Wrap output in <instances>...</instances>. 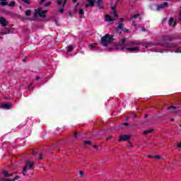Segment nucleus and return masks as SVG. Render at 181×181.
<instances>
[{
  "label": "nucleus",
  "mask_w": 181,
  "mask_h": 181,
  "mask_svg": "<svg viewBox=\"0 0 181 181\" xmlns=\"http://www.w3.org/2000/svg\"><path fill=\"white\" fill-rule=\"evenodd\" d=\"M163 43L162 44V46L163 47H176L177 45L175 43L173 42H172L173 40V37L171 35H165L163 37Z\"/></svg>",
  "instance_id": "obj_1"
},
{
  "label": "nucleus",
  "mask_w": 181,
  "mask_h": 181,
  "mask_svg": "<svg viewBox=\"0 0 181 181\" xmlns=\"http://www.w3.org/2000/svg\"><path fill=\"white\" fill-rule=\"evenodd\" d=\"M114 40V35H111L110 34H106L103 37H101L100 43L105 47H108L110 43Z\"/></svg>",
  "instance_id": "obj_2"
},
{
  "label": "nucleus",
  "mask_w": 181,
  "mask_h": 181,
  "mask_svg": "<svg viewBox=\"0 0 181 181\" xmlns=\"http://www.w3.org/2000/svg\"><path fill=\"white\" fill-rule=\"evenodd\" d=\"M34 165L35 164L33 162L30 161V160H25V165L23 167L22 171L23 176H26V173H28V168H29V169H32Z\"/></svg>",
  "instance_id": "obj_3"
},
{
  "label": "nucleus",
  "mask_w": 181,
  "mask_h": 181,
  "mask_svg": "<svg viewBox=\"0 0 181 181\" xmlns=\"http://www.w3.org/2000/svg\"><path fill=\"white\" fill-rule=\"evenodd\" d=\"M129 139H131L130 135L122 134L119 138V142H122L123 141H127L129 142Z\"/></svg>",
  "instance_id": "obj_4"
},
{
  "label": "nucleus",
  "mask_w": 181,
  "mask_h": 181,
  "mask_svg": "<svg viewBox=\"0 0 181 181\" xmlns=\"http://www.w3.org/2000/svg\"><path fill=\"white\" fill-rule=\"evenodd\" d=\"M168 6H169V3L163 2L156 6V10L159 11V9H165V8H168Z\"/></svg>",
  "instance_id": "obj_5"
},
{
  "label": "nucleus",
  "mask_w": 181,
  "mask_h": 181,
  "mask_svg": "<svg viewBox=\"0 0 181 181\" xmlns=\"http://www.w3.org/2000/svg\"><path fill=\"white\" fill-rule=\"evenodd\" d=\"M37 13L40 18H46V13H47V10L42 11V8H38Z\"/></svg>",
  "instance_id": "obj_6"
},
{
  "label": "nucleus",
  "mask_w": 181,
  "mask_h": 181,
  "mask_svg": "<svg viewBox=\"0 0 181 181\" xmlns=\"http://www.w3.org/2000/svg\"><path fill=\"white\" fill-rule=\"evenodd\" d=\"M8 21L6 20L5 18L1 16L0 17V25L3 26V28H5L6 26H8Z\"/></svg>",
  "instance_id": "obj_7"
},
{
  "label": "nucleus",
  "mask_w": 181,
  "mask_h": 181,
  "mask_svg": "<svg viewBox=\"0 0 181 181\" xmlns=\"http://www.w3.org/2000/svg\"><path fill=\"white\" fill-rule=\"evenodd\" d=\"M120 42H122V45H119L117 47H120L121 50H124L125 49V46H128V45H125V42H127V38H123L120 40Z\"/></svg>",
  "instance_id": "obj_8"
},
{
  "label": "nucleus",
  "mask_w": 181,
  "mask_h": 181,
  "mask_svg": "<svg viewBox=\"0 0 181 181\" xmlns=\"http://www.w3.org/2000/svg\"><path fill=\"white\" fill-rule=\"evenodd\" d=\"M125 50L127 52H139V48L138 47H125Z\"/></svg>",
  "instance_id": "obj_9"
},
{
  "label": "nucleus",
  "mask_w": 181,
  "mask_h": 181,
  "mask_svg": "<svg viewBox=\"0 0 181 181\" xmlns=\"http://www.w3.org/2000/svg\"><path fill=\"white\" fill-rule=\"evenodd\" d=\"M141 45V42L139 41H132L129 42L128 44H126L125 46H138Z\"/></svg>",
  "instance_id": "obj_10"
},
{
  "label": "nucleus",
  "mask_w": 181,
  "mask_h": 181,
  "mask_svg": "<svg viewBox=\"0 0 181 181\" xmlns=\"http://www.w3.org/2000/svg\"><path fill=\"white\" fill-rule=\"evenodd\" d=\"M123 30L124 29V23L120 22L119 23V25H117V28H116V33H119V30Z\"/></svg>",
  "instance_id": "obj_11"
},
{
  "label": "nucleus",
  "mask_w": 181,
  "mask_h": 181,
  "mask_svg": "<svg viewBox=\"0 0 181 181\" xmlns=\"http://www.w3.org/2000/svg\"><path fill=\"white\" fill-rule=\"evenodd\" d=\"M31 153H33L34 156H36L38 160H42V153H37V152L33 151V150L31 151Z\"/></svg>",
  "instance_id": "obj_12"
},
{
  "label": "nucleus",
  "mask_w": 181,
  "mask_h": 181,
  "mask_svg": "<svg viewBox=\"0 0 181 181\" xmlns=\"http://www.w3.org/2000/svg\"><path fill=\"white\" fill-rule=\"evenodd\" d=\"M103 1V0H97L96 1V6L97 8H98L99 9L103 11L104 10V6H103L101 5V2Z\"/></svg>",
  "instance_id": "obj_13"
},
{
  "label": "nucleus",
  "mask_w": 181,
  "mask_h": 181,
  "mask_svg": "<svg viewBox=\"0 0 181 181\" xmlns=\"http://www.w3.org/2000/svg\"><path fill=\"white\" fill-rule=\"evenodd\" d=\"M105 18L107 22H114V21H115V19L112 18V17L108 14L105 16Z\"/></svg>",
  "instance_id": "obj_14"
},
{
  "label": "nucleus",
  "mask_w": 181,
  "mask_h": 181,
  "mask_svg": "<svg viewBox=\"0 0 181 181\" xmlns=\"http://www.w3.org/2000/svg\"><path fill=\"white\" fill-rule=\"evenodd\" d=\"M1 108H4L5 110H11V105L9 103H4L1 105Z\"/></svg>",
  "instance_id": "obj_15"
},
{
  "label": "nucleus",
  "mask_w": 181,
  "mask_h": 181,
  "mask_svg": "<svg viewBox=\"0 0 181 181\" xmlns=\"http://www.w3.org/2000/svg\"><path fill=\"white\" fill-rule=\"evenodd\" d=\"M5 31L1 33V35H9L11 33V29L4 28Z\"/></svg>",
  "instance_id": "obj_16"
},
{
  "label": "nucleus",
  "mask_w": 181,
  "mask_h": 181,
  "mask_svg": "<svg viewBox=\"0 0 181 181\" xmlns=\"http://www.w3.org/2000/svg\"><path fill=\"white\" fill-rule=\"evenodd\" d=\"M153 131H155V129H150L148 130H146L144 132V134L148 135V134H152V132H153Z\"/></svg>",
  "instance_id": "obj_17"
},
{
  "label": "nucleus",
  "mask_w": 181,
  "mask_h": 181,
  "mask_svg": "<svg viewBox=\"0 0 181 181\" xmlns=\"http://www.w3.org/2000/svg\"><path fill=\"white\" fill-rule=\"evenodd\" d=\"M1 173L4 176V177H9V173H8V171L3 170Z\"/></svg>",
  "instance_id": "obj_18"
},
{
  "label": "nucleus",
  "mask_w": 181,
  "mask_h": 181,
  "mask_svg": "<svg viewBox=\"0 0 181 181\" xmlns=\"http://www.w3.org/2000/svg\"><path fill=\"white\" fill-rule=\"evenodd\" d=\"M0 5H1V6H8V2L5 1L7 0H0Z\"/></svg>",
  "instance_id": "obj_19"
},
{
  "label": "nucleus",
  "mask_w": 181,
  "mask_h": 181,
  "mask_svg": "<svg viewBox=\"0 0 181 181\" xmlns=\"http://www.w3.org/2000/svg\"><path fill=\"white\" fill-rule=\"evenodd\" d=\"M119 33L120 35L121 33H129V30L127 28H123Z\"/></svg>",
  "instance_id": "obj_20"
},
{
  "label": "nucleus",
  "mask_w": 181,
  "mask_h": 181,
  "mask_svg": "<svg viewBox=\"0 0 181 181\" xmlns=\"http://www.w3.org/2000/svg\"><path fill=\"white\" fill-rule=\"evenodd\" d=\"M86 2H88V4L85 5V8H88V6L93 5V2H91V0H86Z\"/></svg>",
  "instance_id": "obj_21"
},
{
  "label": "nucleus",
  "mask_w": 181,
  "mask_h": 181,
  "mask_svg": "<svg viewBox=\"0 0 181 181\" xmlns=\"http://www.w3.org/2000/svg\"><path fill=\"white\" fill-rule=\"evenodd\" d=\"M73 49H74L73 45H69L67 49L68 53H71V52H73Z\"/></svg>",
  "instance_id": "obj_22"
},
{
  "label": "nucleus",
  "mask_w": 181,
  "mask_h": 181,
  "mask_svg": "<svg viewBox=\"0 0 181 181\" xmlns=\"http://www.w3.org/2000/svg\"><path fill=\"white\" fill-rule=\"evenodd\" d=\"M112 13L114 15L115 18H118V11H117V10L112 11Z\"/></svg>",
  "instance_id": "obj_23"
},
{
  "label": "nucleus",
  "mask_w": 181,
  "mask_h": 181,
  "mask_svg": "<svg viewBox=\"0 0 181 181\" xmlns=\"http://www.w3.org/2000/svg\"><path fill=\"white\" fill-rule=\"evenodd\" d=\"M16 4V3L13 1H11L9 4H8L7 5H8V6L13 7V6H15Z\"/></svg>",
  "instance_id": "obj_24"
},
{
  "label": "nucleus",
  "mask_w": 181,
  "mask_h": 181,
  "mask_svg": "<svg viewBox=\"0 0 181 181\" xmlns=\"http://www.w3.org/2000/svg\"><path fill=\"white\" fill-rule=\"evenodd\" d=\"M30 15H32V11H30V10L25 11V16H30Z\"/></svg>",
  "instance_id": "obj_25"
},
{
  "label": "nucleus",
  "mask_w": 181,
  "mask_h": 181,
  "mask_svg": "<svg viewBox=\"0 0 181 181\" xmlns=\"http://www.w3.org/2000/svg\"><path fill=\"white\" fill-rule=\"evenodd\" d=\"M95 46H97V43H93V44H90L89 45L90 49H91V50H93L94 49V47H95Z\"/></svg>",
  "instance_id": "obj_26"
},
{
  "label": "nucleus",
  "mask_w": 181,
  "mask_h": 181,
  "mask_svg": "<svg viewBox=\"0 0 181 181\" xmlns=\"http://www.w3.org/2000/svg\"><path fill=\"white\" fill-rule=\"evenodd\" d=\"M173 23V18H170L168 21V25H170V26H172Z\"/></svg>",
  "instance_id": "obj_27"
},
{
  "label": "nucleus",
  "mask_w": 181,
  "mask_h": 181,
  "mask_svg": "<svg viewBox=\"0 0 181 181\" xmlns=\"http://www.w3.org/2000/svg\"><path fill=\"white\" fill-rule=\"evenodd\" d=\"M22 1L27 5H30V0H22Z\"/></svg>",
  "instance_id": "obj_28"
},
{
  "label": "nucleus",
  "mask_w": 181,
  "mask_h": 181,
  "mask_svg": "<svg viewBox=\"0 0 181 181\" xmlns=\"http://www.w3.org/2000/svg\"><path fill=\"white\" fill-rule=\"evenodd\" d=\"M84 176V171L80 170L79 171V177H83Z\"/></svg>",
  "instance_id": "obj_29"
},
{
  "label": "nucleus",
  "mask_w": 181,
  "mask_h": 181,
  "mask_svg": "<svg viewBox=\"0 0 181 181\" xmlns=\"http://www.w3.org/2000/svg\"><path fill=\"white\" fill-rule=\"evenodd\" d=\"M139 16H141V14L136 13V14L134 15L133 18L134 19H137V18H139Z\"/></svg>",
  "instance_id": "obj_30"
},
{
  "label": "nucleus",
  "mask_w": 181,
  "mask_h": 181,
  "mask_svg": "<svg viewBox=\"0 0 181 181\" xmlns=\"http://www.w3.org/2000/svg\"><path fill=\"white\" fill-rule=\"evenodd\" d=\"M59 12H60L61 13H63V12H64V6H63V4L62 7L59 9Z\"/></svg>",
  "instance_id": "obj_31"
},
{
  "label": "nucleus",
  "mask_w": 181,
  "mask_h": 181,
  "mask_svg": "<svg viewBox=\"0 0 181 181\" xmlns=\"http://www.w3.org/2000/svg\"><path fill=\"white\" fill-rule=\"evenodd\" d=\"M153 159H162V156H153Z\"/></svg>",
  "instance_id": "obj_32"
},
{
  "label": "nucleus",
  "mask_w": 181,
  "mask_h": 181,
  "mask_svg": "<svg viewBox=\"0 0 181 181\" xmlns=\"http://www.w3.org/2000/svg\"><path fill=\"white\" fill-rule=\"evenodd\" d=\"M79 15H84V10L83 8L79 9Z\"/></svg>",
  "instance_id": "obj_33"
},
{
  "label": "nucleus",
  "mask_w": 181,
  "mask_h": 181,
  "mask_svg": "<svg viewBox=\"0 0 181 181\" xmlns=\"http://www.w3.org/2000/svg\"><path fill=\"white\" fill-rule=\"evenodd\" d=\"M168 108V110H176V107L174 105L169 106Z\"/></svg>",
  "instance_id": "obj_34"
},
{
  "label": "nucleus",
  "mask_w": 181,
  "mask_h": 181,
  "mask_svg": "<svg viewBox=\"0 0 181 181\" xmlns=\"http://www.w3.org/2000/svg\"><path fill=\"white\" fill-rule=\"evenodd\" d=\"M95 1L97 0H90V2H93V5L92 6H88V8H93V6H94V4H95Z\"/></svg>",
  "instance_id": "obj_35"
},
{
  "label": "nucleus",
  "mask_w": 181,
  "mask_h": 181,
  "mask_svg": "<svg viewBox=\"0 0 181 181\" xmlns=\"http://www.w3.org/2000/svg\"><path fill=\"white\" fill-rule=\"evenodd\" d=\"M83 144H84L85 145H91V141H86L83 142Z\"/></svg>",
  "instance_id": "obj_36"
},
{
  "label": "nucleus",
  "mask_w": 181,
  "mask_h": 181,
  "mask_svg": "<svg viewBox=\"0 0 181 181\" xmlns=\"http://www.w3.org/2000/svg\"><path fill=\"white\" fill-rule=\"evenodd\" d=\"M3 181H13V179H9V178H2Z\"/></svg>",
  "instance_id": "obj_37"
},
{
  "label": "nucleus",
  "mask_w": 181,
  "mask_h": 181,
  "mask_svg": "<svg viewBox=\"0 0 181 181\" xmlns=\"http://www.w3.org/2000/svg\"><path fill=\"white\" fill-rule=\"evenodd\" d=\"M18 179H21V176L19 175L16 176V177L13 178V181H16L18 180Z\"/></svg>",
  "instance_id": "obj_38"
},
{
  "label": "nucleus",
  "mask_w": 181,
  "mask_h": 181,
  "mask_svg": "<svg viewBox=\"0 0 181 181\" xmlns=\"http://www.w3.org/2000/svg\"><path fill=\"white\" fill-rule=\"evenodd\" d=\"M49 5H52V2H50V1L47 2V3L45 4V8H47V6H49Z\"/></svg>",
  "instance_id": "obj_39"
},
{
  "label": "nucleus",
  "mask_w": 181,
  "mask_h": 181,
  "mask_svg": "<svg viewBox=\"0 0 181 181\" xmlns=\"http://www.w3.org/2000/svg\"><path fill=\"white\" fill-rule=\"evenodd\" d=\"M116 8H117V6H116V5L112 6L111 11H117Z\"/></svg>",
  "instance_id": "obj_40"
},
{
  "label": "nucleus",
  "mask_w": 181,
  "mask_h": 181,
  "mask_svg": "<svg viewBox=\"0 0 181 181\" xmlns=\"http://www.w3.org/2000/svg\"><path fill=\"white\" fill-rule=\"evenodd\" d=\"M62 0H57V5H62Z\"/></svg>",
  "instance_id": "obj_41"
},
{
  "label": "nucleus",
  "mask_w": 181,
  "mask_h": 181,
  "mask_svg": "<svg viewBox=\"0 0 181 181\" xmlns=\"http://www.w3.org/2000/svg\"><path fill=\"white\" fill-rule=\"evenodd\" d=\"M123 125H124L125 127H128L129 125V123L128 122H124L122 124Z\"/></svg>",
  "instance_id": "obj_42"
},
{
  "label": "nucleus",
  "mask_w": 181,
  "mask_h": 181,
  "mask_svg": "<svg viewBox=\"0 0 181 181\" xmlns=\"http://www.w3.org/2000/svg\"><path fill=\"white\" fill-rule=\"evenodd\" d=\"M132 115H133V118H137L138 117V115H136V114H135V113H133Z\"/></svg>",
  "instance_id": "obj_43"
},
{
  "label": "nucleus",
  "mask_w": 181,
  "mask_h": 181,
  "mask_svg": "<svg viewBox=\"0 0 181 181\" xmlns=\"http://www.w3.org/2000/svg\"><path fill=\"white\" fill-rule=\"evenodd\" d=\"M110 139H112V136L106 138V141H108Z\"/></svg>",
  "instance_id": "obj_44"
},
{
  "label": "nucleus",
  "mask_w": 181,
  "mask_h": 181,
  "mask_svg": "<svg viewBox=\"0 0 181 181\" xmlns=\"http://www.w3.org/2000/svg\"><path fill=\"white\" fill-rule=\"evenodd\" d=\"M177 148H181V142L178 143V144H177Z\"/></svg>",
  "instance_id": "obj_45"
},
{
  "label": "nucleus",
  "mask_w": 181,
  "mask_h": 181,
  "mask_svg": "<svg viewBox=\"0 0 181 181\" xmlns=\"http://www.w3.org/2000/svg\"><path fill=\"white\" fill-rule=\"evenodd\" d=\"M176 25H177V22L175 21L173 25V28H175V26H176Z\"/></svg>",
  "instance_id": "obj_46"
},
{
  "label": "nucleus",
  "mask_w": 181,
  "mask_h": 181,
  "mask_svg": "<svg viewBox=\"0 0 181 181\" xmlns=\"http://www.w3.org/2000/svg\"><path fill=\"white\" fill-rule=\"evenodd\" d=\"M175 53H181V50L180 49H177L175 50Z\"/></svg>",
  "instance_id": "obj_47"
},
{
  "label": "nucleus",
  "mask_w": 181,
  "mask_h": 181,
  "mask_svg": "<svg viewBox=\"0 0 181 181\" xmlns=\"http://www.w3.org/2000/svg\"><path fill=\"white\" fill-rule=\"evenodd\" d=\"M141 30H142L143 32H146V29L144 27H142V28H141Z\"/></svg>",
  "instance_id": "obj_48"
},
{
  "label": "nucleus",
  "mask_w": 181,
  "mask_h": 181,
  "mask_svg": "<svg viewBox=\"0 0 181 181\" xmlns=\"http://www.w3.org/2000/svg\"><path fill=\"white\" fill-rule=\"evenodd\" d=\"M66 4H67V0H64L63 2V7L64 6V5H66Z\"/></svg>",
  "instance_id": "obj_49"
},
{
  "label": "nucleus",
  "mask_w": 181,
  "mask_h": 181,
  "mask_svg": "<svg viewBox=\"0 0 181 181\" xmlns=\"http://www.w3.org/2000/svg\"><path fill=\"white\" fill-rule=\"evenodd\" d=\"M13 176V173H8V177H12Z\"/></svg>",
  "instance_id": "obj_50"
},
{
  "label": "nucleus",
  "mask_w": 181,
  "mask_h": 181,
  "mask_svg": "<svg viewBox=\"0 0 181 181\" xmlns=\"http://www.w3.org/2000/svg\"><path fill=\"white\" fill-rule=\"evenodd\" d=\"M45 1H46V0H41V1H40V5H42V4H43V2H45Z\"/></svg>",
  "instance_id": "obj_51"
},
{
  "label": "nucleus",
  "mask_w": 181,
  "mask_h": 181,
  "mask_svg": "<svg viewBox=\"0 0 181 181\" xmlns=\"http://www.w3.org/2000/svg\"><path fill=\"white\" fill-rule=\"evenodd\" d=\"M155 156H152V155H148V158H152L153 159V157H154Z\"/></svg>",
  "instance_id": "obj_52"
},
{
  "label": "nucleus",
  "mask_w": 181,
  "mask_h": 181,
  "mask_svg": "<svg viewBox=\"0 0 181 181\" xmlns=\"http://www.w3.org/2000/svg\"><path fill=\"white\" fill-rule=\"evenodd\" d=\"M74 137H75V138H77V132H74Z\"/></svg>",
  "instance_id": "obj_53"
},
{
  "label": "nucleus",
  "mask_w": 181,
  "mask_h": 181,
  "mask_svg": "<svg viewBox=\"0 0 181 181\" xmlns=\"http://www.w3.org/2000/svg\"><path fill=\"white\" fill-rule=\"evenodd\" d=\"M120 21H121V22L122 23V22H124V21H125V19H124V18H120Z\"/></svg>",
  "instance_id": "obj_54"
},
{
  "label": "nucleus",
  "mask_w": 181,
  "mask_h": 181,
  "mask_svg": "<svg viewBox=\"0 0 181 181\" xmlns=\"http://www.w3.org/2000/svg\"><path fill=\"white\" fill-rule=\"evenodd\" d=\"M36 80H37V81H38V80H40V77L37 76V77L36 78Z\"/></svg>",
  "instance_id": "obj_55"
},
{
  "label": "nucleus",
  "mask_w": 181,
  "mask_h": 181,
  "mask_svg": "<svg viewBox=\"0 0 181 181\" xmlns=\"http://www.w3.org/2000/svg\"><path fill=\"white\" fill-rule=\"evenodd\" d=\"M165 21H168V18H164V19L163 20V22H165Z\"/></svg>",
  "instance_id": "obj_56"
},
{
  "label": "nucleus",
  "mask_w": 181,
  "mask_h": 181,
  "mask_svg": "<svg viewBox=\"0 0 181 181\" xmlns=\"http://www.w3.org/2000/svg\"><path fill=\"white\" fill-rule=\"evenodd\" d=\"M144 118H148V115H145Z\"/></svg>",
  "instance_id": "obj_57"
},
{
  "label": "nucleus",
  "mask_w": 181,
  "mask_h": 181,
  "mask_svg": "<svg viewBox=\"0 0 181 181\" xmlns=\"http://www.w3.org/2000/svg\"><path fill=\"white\" fill-rule=\"evenodd\" d=\"M73 2H74V4H76V2H77V0H72Z\"/></svg>",
  "instance_id": "obj_58"
},
{
  "label": "nucleus",
  "mask_w": 181,
  "mask_h": 181,
  "mask_svg": "<svg viewBox=\"0 0 181 181\" xmlns=\"http://www.w3.org/2000/svg\"><path fill=\"white\" fill-rule=\"evenodd\" d=\"M69 15H70V16H71V12H69Z\"/></svg>",
  "instance_id": "obj_59"
},
{
  "label": "nucleus",
  "mask_w": 181,
  "mask_h": 181,
  "mask_svg": "<svg viewBox=\"0 0 181 181\" xmlns=\"http://www.w3.org/2000/svg\"><path fill=\"white\" fill-rule=\"evenodd\" d=\"M170 121H175V119L172 118V119H170Z\"/></svg>",
  "instance_id": "obj_60"
},
{
  "label": "nucleus",
  "mask_w": 181,
  "mask_h": 181,
  "mask_svg": "<svg viewBox=\"0 0 181 181\" xmlns=\"http://www.w3.org/2000/svg\"><path fill=\"white\" fill-rule=\"evenodd\" d=\"M93 148L95 149L97 148V146H94Z\"/></svg>",
  "instance_id": "obj_61"
},
{
  "label": "nucleus",
  "mask_w": 181,
  "mask_h": 181,
  "mask_svg": "<svg viewBox=\"0 0 181 181\" xmlns=\"http://www.w3.org/2000/svg\"><path fill=\"white\" fill-rule=\"evenodd\" d=\"M32 86V84H30L29 86H28V88H30V86Z\"/></svg>",
  "instance_id": "obj_62"
},
{
  "label": "nucleus",
  "mask_w": 181,
  "mask_h": 181,
  "mask_svg": "<svg viewBox=\"0 0 181 181\" xmlns=\"http://www.w3.org/2000/svg\"><path fill=\"white\" fill-rule=\"evenodd\" d=\"M2 179H3V178H1V179L0 180V181H4V180H2Z\"/></svg>",
  "instance_id": "obj_63"
},
{
  "label": "nucleus",
  "mask_w": 181,
  "mask_h": 181,
  "mask_svg": "<svg viewBox=\"0 0 181 181\" xmlns=\"http://www.w3.org/2000/svg\"><path fill=\"white\" fill-rule=\"evenodd\" d=\"M25 59H23V62H25Z\"/></svg>",
  "instance_id": "obj_64"
}]
</instances>
